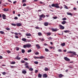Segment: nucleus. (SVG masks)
Masks as SVG:
<instances>
[{
    "label": "nucleus",
    "mask_w": 78,
    "mask_h": 78,
    "mask_svg": "<svg viewBox=\"0 0 78 78\" xmlns=\"http://www.w3.org/2000/svg\"><path fill=\"white\" fill-rule=\"evenodd\" d=\"M7 52L8 53H11V51H10L9 50L7 51Z\"/></svg>",
    "instance_id": "c9c22d12"
},
{
    "label": "nucleus",
    "mask_w": 78,
    "mask_h": 78,
    "mask_svg": "<svg viewBox=\"0 0 78 78\" xmlns=\"http://www.w3.org/2000/svg\"><path fill=\"white\" fill-rule=\"evenodd\" d=\"M29 70H30V71H33V69L32 68H30L29 69Z\"/></svg>",
    "instance_id": "c756f323"
},
{
    "label": "nucleus",
    "mask_w": 78,
    "mask_h": 78,
    "mask_svg": "<svg viewBox=\"0 0 78 78\" xmlns=\"http://www.w3.org/2000/svg\"><path fill=\"white\" fill-rule=\"evenodd\" d=\"M44 46L48 45V44H46V43H45L44 44Z\"/></svg>",
    "instance_id": "774afa93"
},
{
    "label": "nucleus",
    "mask_w": 78,
    "mask_h": 78,
    "mask_svg": "<svg viewBox=\"0 0 78 78\" xmlns=\"http://www.w3.org/2000/svg\"><path fill=\"white\" fill-rule=\"evenodd\" d=\"M53 19H57V17L55 16L53 17Z\"/></svg>",
    "instance_id": "bf43d9fd"
},
{
    "label": "nucleus",
    "mask_w": 78,
    "mask_h": 78,
    "mask_svg": "<svg viewBox=\"0 0 78 78\" xmlns=\"http://www.w3.org/2000/svg\"><path fill=\"white\" fill-rule=\"evenodd\" d=\"M24 61H28V59L27 58H25L24 59Z\"/></svg>",
    "instance_id": "37998d69"
},
{
    "label": "nucleus",
    "mask_w": 78,
    "mask_h": 78,
    "mask_svg": "<svg viewBox=\"0 0 78 78\" xmlns=\"http://www.w3.org/2000/svg\"><path fill=\"white\" fill-rule=\"evenodd\" d=\"M22 41H24V42H26L27 41V39L25 38H23L22 39Z\"/></svg>",
    "instance_id": "dca6fc26"
},
{
    "label": "nucleus",
    "mask_w": 78,
    "mask_h": 78,
    "mask_svg": "<svg viewBox=\"0 0 78 78\" xmlns=\"http://www.w3.org/2000/svg\"><path fill=\"white\" fill-rule=\"evenodd\" d=\"M26 36H31V34H30V33H27L26 34Z\"/></svg>",
    "instance_id": "ddd939ff"
},
{
    "label": "nucleus",
    "mask_w": 78,
    "mask_h": 78,
    "mask_svg": "<svg viewBox=\"0 0 78 78\" xmlns=\"http://www.w3.org/2000/svg\"><path fill=\"white\" fill-rule=\"evenodd\" d=\"M21 51L23 53H25V50L24 49H22Z\"/></svg>",
    "instance_id": "2f4dec72"
},
{
    "label": "nucleus",
    "mask_w": 78,
    "mask_h": 78,
    "mask_svg": "<svg viewBox=\"0 0 78 78\" xmlns=\"http://www.w3.org/2000/svg\"><path fill=\"white\" fill-rule=\"evenodd\" d=\"M39 16L40 17L39 19V21H41V20H42V18H45V15L42 14L41 15H39Z\"/></svg>",
    "instance_id": "f03ea898"
},
{
    "label": "nucleus",
    "mask_w": 78,
    "mask_h": 78,
    "mask_svg": "<svg viewBox=\"0 0 78 78\" xmlns=\"http://www.w3.org/2000/svg\"><path fill=\"white\" fill-rule=\"evenodd\" d=\"M34 63L35 64H38V62L35 61L34 62Z\"/></svg>",
    "instance_id": "473e14b6"
},
{
    "label": "nucleus",
    "mask_w": 78,
    "mask_h": 78,
    "mask_svg": "<svg viewBox=\"0 0 78 78\" xmlns=\"http://www.w3.org/2000/svg\"><path fill=\"white\" fill-rule=\"evenodd\" d=\"M66 23V21H64L62 22V25H64V24H65Z\"/></svg>",
    "instance_id": "4be33fe9"
},
{
    "label": "nucleus",
    "mask_w": 78,
    "mask_h": 78,
    "mask_svg": "<svg viewBox=\"0 0 78 78\" xmlns=\"http://www.w3.org/2000/svg\"><path fill=\"white\" fill-rule=\"evenodd\" d=\"M52 7H55L56 8H60V9H62V7L61 6L60 7L59 6V4L56 3V4H53L51 5Z\"/></svg>",
    "instance_id": "f257e3e1"
},
{
    "label": "nucleus",
    "mask_w": 78,
    "mask_h": 78,
    "mask_svg": "<svg viewBox=\"0 0 78 78\" xmlns=\"http://www.w3.org/2000/svg\"><path fill=\"white\" fill-rule=\"evenodd\" d=\"M65 45H66V43H63L61 44V45L62 47H64Z\"/></svg>",
    "instance_id": "6ab92c4d"
},
{
    "label": "nucleus",
    "mask_w": 78,
    "mask_h": 78,
    "mask_svg": "<svg viewBox=\"0 0 78 78\" xmlns=\"http://www.w3.org/2000/svg\"><path fill=\"white\" fill-rule=\"evenodd\" d=\"M65 8H66V9H68V8L67 7V6H65Z\"/></svg>",
    "instance_id": "338daca9"
},
{
    "label": "nucleus",
    "mask_w": 78,
    "mask_h": 78,
    "mask_svg": "<svg viewBox=\"0 0 78 78\" xmlns=\"http://www.w3.org/2000/svg\"><path fill=\"white\" fill-rule=\"evenodd\" d=\"M14 34H16V35H18V33H15Z\"/></svg>",
    "instance_id": "e2e57ef3"
},
{
    "label": "nucleus",
    "mask_w": 78,
    "mask_h": 78,
    "mask_svg": "<svg viewBox=\"0 0 78 78\" xmlns=\"http://www.w3.org/2000/svg\"><path fill=\"white\" fill-rule=\"evenodd\" d=\"M31 49H30V50H29L28 51H27V52L28 53H30V52H31Z\"/></svg>",
    "instance_id": "f704fd0d"
},
{
    "label": "nucleus",
    "mask_w": 78,
    "mask_h": 78,
    "mask_svg": "<svg viewBox=\"0 0 78 78\" xmlns=\"http://www.w3.org/2000/svg\"><path fill=\"white\" fill-rule=\"evenodd\" d=\"M63 76H64L62 74H60L59 75V78H62V77H63Z\"/></svg>",
    "instance_id": "4468645a"
},
{
    "label": "nucleus",
    "mask_w": 78,
    "mask_h": 78,
    "mask_svg": "<svg viewBox=\"0 0 78 78\" xmlns=\"http://www.w3.org/2000/svg\"><path fill=\"white\" fill-rule=\"evenodd\" d=\"M22 25V23H16V26L17 27H20Z\"/></svg>",
    "instance_id": "1a4fd4ad"
},
{
    "label": "nucleus",
    "mask_w": 78,
    "mask_h": 78,
    "mask_svg": "<svg viewBox=\"0 0 78 78\" xmlns=\"http://www.w3.org/2000/svg\"><path fill=\"white\" fill-rule=\"evenodd\" d=\"M26 48H29V47H30L31 46V45L30 44H26Z\"/></svg>",
    "instance_id": "423d86ee"
},
{
    "label": "nucleus",
    "mask_w": 78,
    "mask_h": 78,
    "mask_svg": "<svg viewBox=\"0 0 78 78\" xmlns=\"http://www.w3.org/2000/svg\"><path fill=\"white\" fill-rule=\"evenodd\" d=\"M34 59H39V57L35 56L34 57Z\"/></svg>",
    "instance_id": "79ce46f5"
},
{
    "label": "nucleus",
    "mask_w": 78,
    "mask_h": 78,
    "mask_svg": "<svg viewBox=\"0 0 78 78\" xmlns=\"http://www.w3.org/2000/svg\"><path fill=\"white\" fill-rule=\"evenodd\" d=\"M48 24H49V23L47 22H45L44 23V26H45V27H47V26H48Z\"/></svg>",
    "instance_id": "6e6552de"
},
{
    "label": "nucleus",
    "mask_w": 78,
    "mask_h": 78,
    "mask_svg": "<svg viewBox=\"0 0 78 78\" xmlns=\"http://www.w3.org/2000/svg\"><path fill=\"white\" fill-rule=\"evenodd\" d=\"M64 32V33H69L70 32V31H69V30H65Z\"/></svg>",
    "instance_id": "393cba45"
},
{
    "label": "nucleus",
    "mask_w": 78,
    "mask_h": 78,
    "mask_svg": "<svg viewBox=\"0 0 78 78\" xmlns=\"http://www.w3.org/2000/svg\"><path fill=\"white\" fill-rule=\"evenodd\" d=\"M2 74L4 75H6V72H3L2 73Z\"/></svg>",
    "instance_id": "3c124183"
},
{
    "label": "nucleus",
    "mask_w": 78,
    "mask_h": 78,
    "mask_svg": "<svg viewBox=\"0 0 78 78\" xmlns=\"http://www.w3.org/2000/svg\"><path fill=\"white\" fill-rule=\"evenodd\" d=\"M11 64H15L16 62L13 61L10 63Z\"/></svg>",
    "instance_id": "a878e982"
},
{
    "label": "nucleus",
    "mask_w": 78,
    "mask_h": 78,
    "mask_svg": "<svg viewBox=\"0 0 78 78\" xmlns=\"http://www.w3.org/2000/svg\"><path fill=\"white\" fill-rule=\"evenodd\" d=\"M10 67L11 69H12L13 68H14V66H10Z\"/></svg>",
    "instance_id": "13d9d810"
},
{
    "label": "nucleus",
    "mask_w": 78,
    "mask_h": 78,
    "mask_svg": "<svg viewBox=\"0 0 78 78\" xmlns=\"http://www.w3.org/2000/svg\"><path fill=\"white\" fill-rule=\"evenodd\" d=\"M23 47L24 48H27L26 44V45H24L23 46Z\"/></svg>",
    "instance_id": "09e8293b"
},
{
    "label": "nucleus",
    "mask_w": 78,
    "mask_h": 78,
    "mask_svg": "<svg viewBox=\"0 0 78 78\" xmlns=\"http://www.w3.org/2000/svg\"><path fill=\"white\" fill-rule=\"evenodd\" d=\"M0 33L1 34H4V33H5L4 32L2 31H0Z\"/></svg>",
    "instance_id": "72a5a7b5"
},
{
    "label": "nucleus",
    "mask_w": 78,
    "mask_h": 78,
    "mask_svg": "<svg viewBox=\"0 0 78 78\" xmlns=\"http://www.w3.org/2000/svg\"><path fill=\"white\" fill-rule=\"evenodd\" d=\"M19 55H17V57H16L15 58L16 59H17V60H20V59H21V58L20 57H19Z\"/></svg>",
    "instance_id": "9d476101"
},
{
    "label": "nucleus",
    "mask_w": 78,
    "mask_h": 78,
    "mask_svg": "<svg viewBox=\"0 0 78 78\" xmlns=\"http://www.w3.org/2000/svg\"><path fill=\"white\" fill-rule=\"evenodd\" d=\"M64 59L66 61H70L69 58H68L67 57H65L64 58Z\"/></svg>",
    "instance_id": "0eeeda50"
},
{
    "label": "nucleus",
    "mask_w": 78,
    "mask_h": 78,
    "mask_svg": "<svg viewBox=\"0 0 78 78\" xmlns=\"http://www.w3.org/2000/svg\"><path fill=\"white\" fill-rule=\"evenodd\" d=\"M2 58H3V57L0 55V59H2Z\"/></svg>",
    "instance_id": "0e129e2a"
},
{
    "label": "nucleus",
    "mask_w": 78,
    "mask_h": 78,
    "mask_svg": "<svg viewBox=\"0 0 78 78\" xmlns=\"http://www.w3.org/2000/svg\"><path fill=\"white\" fill-rule=\"evenodd\" d=\"M35 28L36 29H38V30H39L40 29L39 27H35Z\"/></svg>",
    "instance_id": "6e6d98bb"
},
{
    "label": "nucleus",
    "mask_w": 78,
    "mask_h": 78,
    "mask_svg": "<svg viewBox=\"0 0 78 78\" xmlns=\"http://www.w3.org/2000/svg\"><path fill=\"white\" fill-rule=\"evenodd\" d=\"M73 9H74V10H76V8L75 7H74L73 8Z\"/></svg>",
    "instance_id": "69168bd1"
},
{
    "label": "nucleus",
    "mask_w": 78,
    "mask_h": 78,
    "mask_svg": "<svg viewBox=\"0 0 78 78\" xmlns=\"http://www.w3.org/2000/svg\"><path fill=\"white\" fill-rule=\"evenodd\" d=\"M4 11H6V12H7V11H8V10H9V9H6V8H4V9H3Z\"/></svg>",
    "instance_id": "412c9836"
},
{
    "label": "nucleus",
    "mask_w": 78,
    "mask_h": 78,
    "mask_svg": "<svg viewBox=\"0 0 78 78\" xmlns=\"http://www.w3.org/2000/svg\"><path fill=\"white\" fill-rule=\"evenodd\" d=\"M36 47H37V48H38V49H39L40 48H41V46H39V45L37 44V45H36Z\"/></svg>",
    "instance_id": "f8f14e48"
},
{
    "label": "nucleus",
    "mask_w": 78,
    "mask_h": 78,
    "mask_svg": "<svg viewBox=\"0 0 78 78\" xmlns=\"http://www.w3.org/2000/svg\"><path fill=\"white\" fill-rule=\"evenodd\" d=\"M44 70H45V71H48V68L46 67L44 69Z\"/></svg>",
    "instance_id": "bb28decb"
},
{
    "label": "nucleus",
    "mask_w": 78,
    "mask_h": 78,
    "mask_svg": "<svg viewBox=\"0 0 78 78\" xmlns=\"http://www.w3.org/2000/svg\"><path fill=\"white\" fill-rule=\"evenodd\" d=\"M35 73H37L38 72V70H36L35 71Z\"/></svg>",
    "instance_id": "864d4df0"
},
{
    "label": "nucleus",
    "mask_w": 78,
    "mask_h": 78,
    "mask_svg": "<svg viewBox=\"0 0 78 78\" xmlns=\"http://www.w3.org/2000/svg\"><path fill=\"white\" fill-rule=\"evenodd\" d=\"M35 54L36 55H39V52H37L35 53Z\"/></svg>",
    "instance_id": "052dcab7"
},
{
    "label": "nucleus",
    "mask_w": 78,
    "mask_h": 78,
    "mask_svg": "<svg viewBox=\"0 0 78 78\" xmlns=\"http://www.w3.org/2000/svg\"><path fill=\"white\" fill-rule=\"evenodd\" d=\"M5 30H8V31H9V30H10V29L8 27H7L5 28Z\"/></svg>",
    "instance_id": "58836bf2"
},
{
    "label": "nucleus",
    "mask_w": 78,
    "mask_h": 78,
    "mask_svg": "<svg viewBox=\"0 0 78 78\" xmlns=\"http://www.w3.org/2000/svg\"><path fill=\"white\" fill-rule=\"evenodd\" d=\"M38 78H41L42 77V74H41L40 73H39L38 75Z\"/></svg>",
    "instance_id": "b1692460"
},
{
    "label": "nucleus",
    "mask_w": 78,
    "mask_h": 78,
    "mask_svg": "<svg viewBox=\"0 0 78 78\" xmlns=\"http://www.w3.org/2000/svg\"><path fill=\"white\" fill-rule=\"evenodd\" d=\"M11 25L13 26H14V27H16L17 25L16 24L14 23H12Z\"/></svg>",
    "instance_id": "c85d7f7f"
},
{
    "label": "nucleus",
    "mask_w": 78,
    "mask_h": 78,
    "mask_svg": "<svg viewBox=\"0 0 78 78\" xmlns=\"http://www.w3.org/2000/svg\"><path fill=\"white\" fill-rule=\"evenodd\" d=\"M15 37L16 38V39H18V38H19V37H18V36H15Z\"/></svg>",
    "instance_id": "4d7b16f0"
},
{
    "label": "nucleus",
    "mask_w": 78,
    "mask_h": 78,
    "mask_svg": "<svg viewBox=\"0 0 78 78\" xmlns=\"http://www.w3.org/2000/svg\"><path fill=\"white\" fill-rule=\"evenodd\" d=\"M25 68L26 69H30V67H29V66H28V65H27L25 67Z\"/></svg>",
    "instance_id": "cd10ccee"
},
{
    "label": "nucleus",
    "mask_w": 78,
    "mask_h": 78,
    "mask_svg": "<svg viewBox=\"0 0 78 78\" xmlns=\"http://www.w3.org/2000/svg\"><path fill=\"white\" fill-rule=\"evenodd\" d=\"M22 73H23V74H25L27 73V71L25 70L23 71H22Z\"/></svg>",
    "instance_id": "aec40b11"
},
{
    "label": "nucleus",
    "mask_w": 78,
    "mask_h": 78,
    "mask_svg": "<svg viewBox=\"0 0 78 78\" xmlns=\"http://www.w3.org/2000/svg\"><path fill=\"white\" fill-rule=\"evenodd\" d=\"M39 59H44V57L41 56L40 57H39Z\"/></svg>",
    "instance_id": "a211bd4d"
},
{
    "label": "nucleus",
    "mask_w": 78,
    "mask_h": 78,
    "mask_svg": "<svg viewBox=\"0 0 78 78\" xmlns=\"http://www.w3.org/2000/svg\"><path fill=\"white\" fill-rule=\"evenodd\" d=\"M51 30H52V31H53V32H55V31H57V30L56 29H55L53 28H52Z\"/></svg>",
    "instance_id": "f3484780"
},
{
    "label": "nucleus",
    "mask_w": 78,
    "mask_h": 78,
    "mask_svg": "<svg viewBox=\"0 0 78 78\" xmlns=\"http://www.w3.org/2000/svg\"><path fill=\"white\" fill-rule=\"evenodd\" d=\"M48 39H49V40H51V39H52V38H51V37H49L48 38Z\"/></svg>",
    "instance_id": "e433bc0d"
},
{
    "label": "nucleus",
    "mask_w": 78,
    "mask_h": 78,
    "mask_svg": "<svg viewBox=\"0 0 78 78\" xmlns=\"http://www.w3.org/2000/svg\"><path fill=\"white\" fill-rule=\"evenodd\" d=\"M40 40H41V41H45V40H44V39L43 38H41Z\"/></svg>",
    "instance_id": "de8ad7c7"
},
{
    "label": "nucleus",
    "mask_w": 78,
    "mask_h": 78,
    "mask_svg": "<svg viewBox=\"0 0 78 78\" xmlns=\"http://www.w3.org/2000/svg\"><path fill=\"white\" fill-rule=\"evenodd\" d=\"M21 63H24L25 61L24 60H22L21 61Z\"/></svg>",
    "instance_id": "603ef678"
},
{
    "label": "nucleus",
    "mask_w": 78,
    "mask_h": 78,
    "mask_svg": "<svg viewBox=\"0 0 78 78\" xmlns=\"http://www.w3.org/2000/svg\"><path fill=\"white\" fill-rule=\"evenodd\" d=\"M13 4H15L16 3H17V1H14L13 2Z\"/></svg>",
    "instance_id": "680f3d73"
},
{
    "label": "nucleus",
    "mask_w": 78,
    "mask_h": 78,
    "mask_svg": "<svg viewBox=\"0 0 78 78\" xmlns=\"http://www.w3.org/2000/svg\"><path fill=\"white\" fill-rule=\"evenodd\" d=\"M47 36H50V35L51 34V33L48 32L47 33Z\"/></svg>",
    "instance_id": "5701e85b"
},
{
    "label": "nucleus",
    "mask_w": 78,
    "mask_h": 78,
    "mask_svg": "<svg viewBox=\"0 0 78 78\" xmlns=\"http://www.w3.org/2000/svg\"><path fill=\"white\" fill-rule=\"evenodd\" d=\"M38 36H41V35H42V34L41 33L39 32L38 33Z\"/></svg>",
    "instance_id": "a19ab883"
},
{
    "label": "nucleus",
    "mask_w": 78,
    "mask_h": 78,
    "mask_svg": "<svg viewBox=\"0 0 78 78\" xmlns=\"http://www.w3.org/2000/svg\"><path fill=\"white\" fill-rule=\"evenodd\" d=\"M58 51H59V52H62V50L61 49H58Z\"/></svg>",
    "instance_id": "c03bdc74"
},
{
    "label": "nucleus",
    "mask_w": 78,
    "mask_h": 78,
    "mask_svg": "<svg viewBox=\"0 0 78 78\" xmlns=\"http://www.w3.org/2000/svg\"><path fill=\"white\" fill-rule=\"evenodd\" d=\"M59 27H60V29L61 30H64V27L62 25H59Z\"/></svg>",
    "instance_id": "20e7f679"
},
{
    "label": "nucleus",
    "mask_w": 78,
    "mask_h": 78,
    "mask_svg": "<svg viewBox=\"0 0 78 78\" xmlns=\"http://www.w3.org/2000/svg\"><path fill=\"white\" fill-rule=\"evenodd\" d=\"M14 19L15 20H17L18 19V18L17 16H16L14 17Z\"/></svg>",
    "instance_id": "ea45409f"
},
{
    "label": "nucleus",
    "mask_w": 78,
    "mask_h": 78,
    "mask_svg": "<svg viewBox=\"0 0 78 78\" xmlns=\"http://www.w3.org/2000/svg\"><path fill=\"white\" fill-rule=\"evenodd\" d=\"M67 53H73V55H75V56H76V55H77V54H76V52H75L74 51H68L67 52Z\"/></svg>",
    "instance_id": "7ed1b4c3"
},
{
    "label": "nucleus",
    "mask_w": 78,
    "mask_h": 78,
    "mask_svg": "<svg viewBox=\"0 0 78 78\" xmlns=\"http://www.w3.org/2000/svg\"><path fill=\"white\" fill-rule=\"evenodd\" d=\"M45 51L48 52L49 51V50H48V49L47 48H45Z\"/></svg>",
    "instance_id": "7c9ffc66"
},
{
    "label": "nucleus",
    "mask_w": 78,
    "mask_h": 78,
    "mask_svg": "<svg viewBox=\"0 0 78 78\" xmlns=\"http://www.w3.org/2000/svg\"><path fill=\"white\" fill-rule=\"evenodd\" d=\"M62 20H67V19L66 18H64L62 19Z\"/></svg>",
    "instance_id": "a18cd8bd"
},
{
    "label": "nucleus",
    "mask_w": 78,
    "mask_h": 78,
    "mask_svg": "<svg viewBox=\"0 0 78 78\" xmlns=\"http://www.w3.org/2000/svg\"><path fill=\"white\" fill-rule=\"evenodd\" d=\"M16 50H17V51H18V50H19V48H18V47H16Z\"/></svg>",
    "instance_id": "8fccbe9b"
},
{
    "label": "nucleus",
    "mask_w": 78,
    "mask_h": 78,
    "mask_svg": "<svg viewBox=\"0 0 78 78\" xmlns=\"http://www.w3.org/2000/svg\"><path fill=\"white\" fill-rule=\"evenodd\" d=\"M27 2L26 0H23L22 1V3H25Z\"/></svg>",
    "instance_id": "4c0bfd02"
},
{
    "label": "nucleus",
    "mask_w": 78,
    "mask_h": 78,
    "mask_svg": "<svg viewBox=\"0 0 78 78\" xmlns=\"http://www.w3.org/2000/svg\"><path fill=\"white\" fill-rule=\"evenodd\" d=\"M27 65H28V63L27 62H26V63L24 64V66H27Z\"/></svg>",
    "instance_id": "49530a36"
},
{
    "label": "nucleus",
    "mask_w": 78,
    "mask_h": 78,
    "mask_svg": "<svg viewBox=\"0 0 78 78\" xmlns=\"http://www.w3.org/2000/svg\"><path fill=\"white\" fill-rule=\"evenodd\" d=\"M43 76L44 78H47L48 76V75L47 74H43Z\"/></svg>",
    "instance_id": "39448f33"
},
{
    "label": "nucleus",
    "mask_w": 78,
    "mask_h": 78,
    "mask_svg": "<svg viewBox=\"0 0 78 78\" xmlns=\"http://www.w3.org/2000/svg\"><path fill=\"white\" fill-rule=\"evenodd\" d=\"M26 5H27V4L25 3H24L23 5V6H26Z\"/></svg>",
    "instance_id": "5fc2aeb1"
},
{
    "label": "nucleus",
    "mask_w": 78,
    "mask_h": 78,
    "mask_svg": "<svg viewBox=\"0 0 78 78\" xmlns=\"http://www.w3.org/2000/svg\"><path fill=\"white\" fill-rule=\"evenodd\" d=\"M67 15H69V16H72V15H73V14L70 12H67Z\"/></svg>",
    "instance_id": "2eb2a0df"
},
{
    "label": "nucleus",
    "mask_w": 78,
    "mask_h": 78,
    "mask_svg": "<svg viewBox=\"0 0 78 78\" xmlns=\"http://www.w3.org/2000/svg\"><path fill=\"white\" fill-rule=\"evenodd\" d=\"M2 16L3 19H6V15H5L3 14Z\"/></svg>",
    "instance_id": "9b49d317"
}]
</instances>
